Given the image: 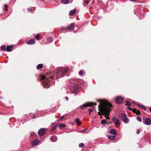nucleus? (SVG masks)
I'll return each instance as SVG.
<instances>
[{
    "label": "nucleus",
    "mask_w": 151,
    "mask_h": 151,
    "mask_svg": "<svg viewBox=\"0 0 151 151\" xmlns=\"http://www.w3.org/2000/svg\"><path fill=\"white\" fill-rule=\"evenodd\" d=\"M68 71L67 67L58 68L56 69L55 72V76L57 78L63 77L64 75V73H67Z\"/></svg>",
    "instance_id": "nucleus-2"
},
{
    "label": "nucleus",
    "mask_w": 151,
    "mask_h": 151,
    "mask_svg": "<svg viewBox=\"0 0 151 151\" xmlns=\"http://www.w3.org/2000/svg\"><path fill=\"white\" fill-rule=\"evenodd\" d=\"M1 50H6L5 46L4 45L2 46L1 47Z\"/></svg>",
    "instance_id": "nucleus-27"
},
{
    "label": "nucleus",
    "mask_w": 151,
    "mask_h": 151,
    "mask_svg": "<svg viewBox=\"0 0 151 151\" xmlns=\"http://www.w3.org/2000/svg\"><path fill=\"white\" fill-rule=\"evenodd\" d=\"M62 2L64 4H67L68 3V0H61Z\"/></svg>",
    "instance_id": "nucleus-21"
},
{
    "label": "nucleus",
    "mask_w": 151,
    "mask_h": 151,
    "mask_svg": "<svg viewBox=\"0 0 151 151\" xmlns=\"http://www.w3.org/2000/svg\"><path fill=\"white\" fill-rule=\"evenodd\" d=\"M121 118V120L123 121L124 123H127L129 122V119L127 118L126 115L124 113H122Z\"/></svg>",
    "instance_id": "nucleus-6"
},
{
    "label": "nucleus",
    "mask_w": 151,
    "mask_h": 151,
    "mask_svg": "<svg viewBox=\"0 0 151 151\" xmlns=\"http://www.w3.org/2000/svg\"><path fill=\"white\" fill-rule=\"evenodd\" d=\"M64 117V116H63L62 117H60V120L62 119Z\"/></svg>",
    "instance_id": "nucleus-43"
},
{
    "label": "nucleus",
    "mask_w": 151,
    "mask_h": 151,
    "mask_svg": "<svg viewBox=\"0 0 151 151\" xmlns=\"http://www.w3.org/2000/svg\"><path fill=\"white\" fill-rule=\"evenodd\" d=\"M106 120L105 119L102 120L101 121V123L102 124H105V123H106Z\"/></svg>",
    "instance_id": "nucleus-25"
},
{
    "label": "nucleus",
    "mask_w": 151,
    "mask_h": 151,
    "mask_svg": "<svg viewBox=\"0 0 151 151\" xmlns=\"http://www.w3.org/2000/svg\"><path fill=\"white\" fill-rule=\"evenodd\" d=\"M124 99V98L121 96H118L116 98V103L120 104L122 103Z\"/></svg>",
    "instance_id": "nucleus-7"
},
{
    "label": "nucleus",
    "mask_w": 151,
    "mask_h": 151,
    "mask_svg": "<svg viewBox=\"0 0 151 151\" xmlns=\"http://www.w3.org/2000/svg\"><path fill=\"white\" fill-rule=\"evenodd\" d=\"M127 109L129 110H130L131 111H132V108H131L130 107H127Z\"/></svg>",
    "instance_id": "nucleus-40"
},
{
    "label": "nucleus",
    "mask_w": 151,
    "mask_h": 151,
    "mask_svg": "<svg viewBox=\"0 0 151 151\" xmlns=\"http://www.w3.org/2000/svg\"><path fill=\"white\" fill-rule=\"evenodd\" d=\"M71 86L72 87L71 88V89H73L74 90V92L73 93H76L77 90V86L76 84L77 82L73 80L71 82Z\"/></svg>",
    "instance_id": "nucleus-5"
},
{
    "label": "nucleus",
    "mask_w": 151,
    "mask_h": 151,
    "mask_svg": "<svg viewBox=\"0 0 151 151\" xmlns=\"http://www.w3.org/2000/svg\"><path fill=\"white\" fill-rule=\"evenodd\" d=\"M109 133L110 134H113L114 135H116V131L114 129H112L111 130L109 131Z\"/></svg>",
    "instance_id": "nucleus-15"
},
{
    "label": "nucleus",
    "mask_w": 151,
    "mask_h": 151,
    "mask_svg": "<svg viewBox=\"0 0 151 151\" xmlns=\"http://www.w3.org/2000/svg\"><path fill=\"white\" fill-rule=\"evenodd\" d=\"M130 0L131 1H135V0Z\"/></svg>",
    "instance_id": "nucleus-49"
},
{
    "label": "nucleus",
    "mask_w": 151,
    "mask_h": 151,
    "mask_svg": "<svg viewBox=\"0 0 151 151\" xmlns=\"http://www.w3.org/2000/svg\"><path fill=\"white\" fill-rule=\"evenodd\" d=\"M42 1H44V0H42Z\"/></svg>",
    "instance_id": "nucleus-50"
},
{
    "label": "nucleus",
    "mask_w": 151,
    "mask_h": 151,
    "mask_svg": "<svg viewBox=\"0 0 151 151\" xmlns=\"http://www.w3.org/2000/svg\"><path fill=\"white\" fill-rule=\"evenodd\" d=\"M143 123L147 125H149L151 124V119L149 118L145 119L143 122Z\"/></svg>",
    "instance_id": "nucleus-9"
},
{
    "label": "nucleus",
    "mask_w": 151,
    "mask_h": 151,
    "mask_svg": "<svg viewBox=\"0 0 151 151\" xmlns=\"http://www.w3.org/2000/svg\"><path fill=\"white\" fill-rule=\"evenodd\" d=\"M126 103L127 104V105L128 106H130L131 105V104L130 102L128 101H126Z\"/></svg>",
    "instance_id": "nucleus-35"
},
{
    "label": "nucleus",
    "mask_w": 151,
    "mask_h": 151,
    "mask_svg": "<svg viewBox=\"0 0 151 151\" xmlns=\"http://www.w3.org/2000/svg\"><path fill=\"white\" fill-rule=\"evenodd\" d=\"M13 46L12 45L8 46L6 47V50L8 52H11L12 50Z\"/></svg>",
    "instance_id": "nucleus-13"
},
{
    "label": "nucleus",
    "mask_w": 151,
    "mask_h": 151,
    "mask_svg": "<svg viewBox=\"0 0 151 151\" xmlns=\"http://www.w3.org/2000/svg\"><path fill=\"white\" fill-rule=\"evenodd\" d=\"M87 130V129H83L82 131V132H85Z\"/></svg>",
    "instance_id": "nucleus-41"
},
{
    "label": "nucleus",
    "mask_w": 151,
    "mask_h": 151,
    "mask_svg": "<svg viewBox=\"0 0 151 151\" xmlns=\"http://www.w3.org/2000/svg\"><path fill=\"white\" fill-rule=\"evenodd\" d=\"M27 10H28L29 12H31L32 11V9H30V8H28L27 9Z\"/></svg>",
    "instance_id": "nucleus-42"
},
{
    "label": "nucleus",
    "mask_w": 151,
    "mask_h": 151,
    "mask_svg": "<svg viewBox=\"0 0 151 151\" xmlns=\"http://www.w3.org/2000/svg\"><path fill=\"white\" fill-rule=\"evenodd\" d=\"M116 137L115 135H109L108 136V138L112 140H114L116 139Z\"/></svg>",
    "instance_id": "nucleus-17"
},
{
    "label": "nucleus",
    "mask_w": 151,
    "mask_h": 151,
    "mask_svg": "<svg viewBox=\"0 0 151 151\" xmlns=\"http://www.w3.org/2000/svg\"><path fill=\"white\" fill-rule=\"evenodd\" d=\"M83 74V71L82 70H80L79 72V74L80 75L82 76Z\"/></svg>",
    "instance_id": "nucleus-33"
},
{
    "label": "nucleus",
    "mask_w": 151,
    "mask_h": 151,
    "mask_svg": "<svg viewBox=\"0 0 151 151\" xmlns=\"http://www.w3.org/2000/svg\"><path fill=\"white\" fill-rule=\"evenodd\" d=\"M58 125H55V126L52 127V130L53 131V130H54L58 127Z\"/></svg>",
    "instance_id": "nucleus-32"
},
{
    "label": "nucleus",
    "mask_w": 151,
    "mask_h": 151,
    "mask_svg": "<svg viewBox=\"0 0 151 151\" xmlns=\"http://www.w3.org/2000/svg\"><path fill=\"white\" fill-rule=\"evenodd\" d=\"M137 121H138L139 122H141L142 121L141 119V118L139 116H137Z\"/></svg>",
    "instance_id": "nucleus-31"
},
{
    "label": "nucleus",
    "mask_w": 151,
    "mask_h": 151,
    "mask_svg": "<svg viewBox=\"0 0 151 151\" xmlns=\"http://www.w3.org/2000/svg\"><path fill=\"white\" fill-rule=\"evenodd\" d=\"M120 121L119 119H116V121L115 122V125H118L120 124Z\"/></svg>",
    "instance_id": "nucleus-22"
},
{
    "label": "nucleus",
    "mask_w": 151,
    "mask_h": 151,
    "mask_svg": "<svg viewBox=\"0 0 151 151\" xmlns=\"http://www.w3.org/2000/svg\"><path fill=\"white\" fill-rule=\"evenodd\" d=\"M60 29H61V30H62L65 29V28H64L63 27H62L60 28Z\"/></svg>",
    "instance_id": "nucleus-45"
},
{
    "label": "nucleus",
    "mask_w": 151,
    "mask_h": 151,
    "mask_svg": "<svg viewBox=\"0 0 151 151\" xmlns=\"http://www.w3.org/2000/svg\"><path fill=\"white\" fill-rule=\"evenodd\" d=\"M76 10L75 9L71 10L69 12V14L71 16L73 15L75 13Z\"/></svg>",
    "instance_id": "nucleus-18"
},
{
    "label": "nucleus",
    "mask_w": 151,
    "mask_h": 151,
    "mask_svg": "<svg viewBox=\"0 0 151 151\" xmlns=\"http://www.w3.org/2000/svg\"><path fill=\"white\" fill-rule=\"evenodd\" d=\"M47 40L48 42H50L53 41V39L52 37H49L47 38Z\"/></svg>",
    "instance_id": "nucleus-23"
},
{
    "label": "nucleus",
    "mask_w": 151,
    "mask_h": 151,
    "mask_svg": "<svg viewBox=\"0 0 151 151\" xmlns=\"http://www.w3.org/2000/svg\"><path fill=\"white\" fill-rule=\"evenodd\" d=\"M4 6V7H5V8H4L5 10L6 11H7L8 10V9H7V7H8L7 5H5Z\"/></svg>",
    "instance_id": "nucleus-34"
},
{
    "label": "nucleus",
    "mask_w": 151,
    "mask_h": 151,
    "mask_svg": "<svg viewBox=\"0 0 151 151\" xmlns=\"http://www.w3.org/2000/svg\"><path fill=\"white\" fill-rule=\"evenodd\" d=\"M65 99L67 100H68V98L67 97H65Z\"/></svg>",
    "instance_id": "nucleus-46"
},
{
    "label": "nucleus",
    "mask_w": 151,
    "mask_h": 151,
    "mask_svg": "<svg viewBox=\"0 0 151 151\" xmlns=\"http://www.w3.org/2000/svg\"><path fill=\"white\" fill-rule=\"evenodd\" d=\"M39 141L38 139H35L31 142L32 145L33 146L37 145L39 143Z\"/></svg>",
    "instance_id": "nucleus-11"
},
{
    "label": "nucleus",
    "mask_w": 151,
    "mask_h": 151,
    "mask_svg": "<svg viewBox=\"0 0 151 151\" xmlns=\"http://www.w3.org/2000/svg\"><path fill=\"white\" fill-rule=\"evenodd\" d=\"M75 122L77 123V125H79L81 124V122L78 118H76L75 120Z\"/></svg>",
    "instance_id": "nucleus-19"
},
{
    "label": "nucleus",
    "mask_w": 151,
    "mask_h": 151,
    "mask_svg": "<svg viewBox=\"0 0 151 151\" xmlns=\"http://www.w3.org/2000/svg\"><path fill=\"white\" fill-rule=\"evenodd\" d=\"M35 134V133L34 132H32L31 133V134L30 135V136H33Z\"/></svg>",
    "instance_id": "nucleus-39"
},
{
    "label": "nucleus",
    "mask_w": 151,
    "mask_h": 151,
    "mask_svg": "<svg viewBox=\"0 0 151 151\" xmlns=\"http://www.w3.org/2000/svg\"><path fill=\"white\" fill-rule=\"evenodd\" d=\"M35 118V115H34L33 117H32V119H34Z\"/></svg>",
    "instance_id": "nucleus-44"
},
{
    "label": "nucleus",
    "mask_w": 151,
    "mask_h": 151,
    "mask_svg": "<svg viewBox=\"0 0 151 151\" xmlns=\"http://www.w3.org/2000/svg\"><path fill=\"white\" fill-rule=\"evenodd\" d=\"M91 112H89V113L88 114L89 115H91Z\"/></svg>",
    "instance_id": "nucleus-48"
},
{
    "label": "nucleus",
    "mask_w": 151,
    "mask_h": 151,
    "mask_svg": "<svg viewBox=\"0 0 151 151\" xmlns=\"http://www.w3.org/2000/svg\"><path fill=\"white\" fill-rule=\"evenodd\" d=\"M88 110L89 111V112H91L93 111V109H88Z\"/></svg>",
    "instance_id": "nucleus-37"
},
{
    "label": "nucleus",
    "mask_w": 151,
    "mask_h": 151,
    "mask_svg": "<svg viewBox=\"0 0 151 151\" xmlns=\"http://www.w3.org/2000/svg\"><path fill=\"white\" fill-rule=\"evenodd\" d=\"M50 140L52 142H55L57 140V138L56 136H52L51 137Z\"/></svg>",
    "instance_id": "nucleus-14"
},
{
    "label": "nucleus",
    "mask_w": 151,
    "mask_h": 151,
    "mask_svg": "<svg viewBox=\"0 0 151 151\" xmlns=\"http://www.w3.org/2000/svg\"><path fill=\"white\" fill-rule=\"evenodd\" d=\"M45 132V130L44 128H42L40 129L38 131V134L40 136H42L43 135Z\"/></svg>",
    "instance_id": "nucleus-8"
},
{
    "label": "nucleus",
    "mask_w": 151,
    "mask_h": 151,
    "mask_svg": "<svg viewBox=\"0 0 151 151\" xmlns=\"http://www.w3.org/2000/svg\"><path fill=\"white\" fill-rule=\"evenodd\" d=\"M93 107V108H94V106H92Z\"/></svg>",
    "instance_id": "nucleus-51"
},
{
    "label": "nucleus",
    "mask_w": 151,
    "mask_h": 151,
    "mask_svg": "<svg viewBox=\"0 0 151 151\" xmlns=\"http://www.w3.org/2000/svg\"><path fill=\"white\" fill-rule=\"evenodd\" d=\"M79 147H83L84 146V144L82 143H81L79 144Z\"/></svg>",
    "instance_id": "nucleus-26"
},
{
    "label": "nucleus",
    "mask_w": 151,
    "mask_h": 151,
    "mask_svg": "<svg viewBox=\"0 0 151 151\" xmlns=\"http://www.w3.org/2000/svg\"><path fill=\"white\" fill-rule=\"evenodd\" d=\"M65 124H61L59 125V127L60 128H64L65 126Z\"/></svg>",
    "instance_id": "nucleus-24"
},
{
    "label": "nucleus",
    "mask_w": 151,
    "mask_h": 151,
    "mask_svg": "<svg viewBox=\"0 0 151 151\" xmlns=\"http://www.w3.org/2000/svg\"><path fill=\"white\" fill-rule=\"evenodd\" d=\"M35 40L34 39H32L29 40L27 42V43L28 44L32 45L35 44Z\"/></svg>",
    "instance_id": "nucleus-12"
},
{
    "label": "nucleus",
    "mask_w": 151,
    "mask_h": 151,
    "mask_svg": "<svg viewBox=\"0 0 151 151\" xmlns=\"http://www.w3.org/2000/svg\"><path fill=\"white\" fill-rule=\"evenodd\" d=\"M96 105V103L88 102L81 106L80 107L81 110H83L87 106H93V105Z\"/></svg>",
    "instance_id": "nucleus-4"
},
{
    "label": "nucleus",
    "mask_w": 151,
    "mask_h": 151,
    "mask_svg": "<svg viewBox=\"0 0 151 151\" xmlns=\"http://www.w3.org/2000/svg\"><path fill=\"white\" fill-rule=\"evenodd\" d=\"M140 132V130L139 129H138L137 131V134H139Z\"/></svg>",
    "instance_id": "nucleus-38"
},
{
    "label": "nucleus",
    "mask_w": 151,
    "mask_h": 151,
    "mask_svg": "<svg viewBox=\"0 0 151 151\" xmlns=\"http://www.w3.org/2000/svg\"><path fill=\"white\" fill-rule=\"evenodd\" d=\"M39 34H37L35 36V38L37 40H39Z\"/></svg>",
    "instance_id": "nucleus-30"
},
{
    "label": "nucleus",
    "mask_w": 151,
    "mask_h": 151,
    "mask_svg": "<svg viewBox=\"0 0 151 151\" xmlns=\"http://www.w3.org/2000/svg\"><path fill=\"white\" fill-rule=\"evenodd\" d=\"M150 111L151 112V107L150 109Z\"/></svg>",
    "instance_id": "nucleus-47"
},
{
    "label": "nucleus",
    "mask_w": 151,
    "mask_h": 151,
    "mask_svg": "<svg viewBox=\"0 0 151 151\" xmlns=\"http://www.w3.org/2000/svg\"><path fill=\"white\" fill-rule=\"evenodd\" d=\"M43 65L42 64H38L37 66V70L42 68L43 67Z\"/></svg>",
    "instance_id": "nucleus-20"
},
{
    "label": "nucleus",
    "mask_w": 151,
    "mask_h": 151,
    "mask_svg": "<svg viewBox=\"0 0 151 151\" xmlns=\"http://www.w3.org/2000/svg\"><path fill=\"white\" fill-rule=\"evenodd\" d=\"M132 103L134 104H135V105H137V106H138L139 107H140V106H141V105L139 104H137V103H136L135 101H133L132 102Z\"/></svg>",
    "instance_id": "nucleus-28"
},
{
    "label": "nucleus",
    "mask_w": 151,
    "mask_h": 151,
    "mask_svg": "<svg viewBox=\"0 0 151 151\" xmlns=\"http://www.w3.org/2000/svg\"><path fill=\"white\" fill-rule=\"evenodd\" d=\"M116 119H116L115 117H113V118L112 120H113V122H115L116 121Z\"/></svg>",
    "instance_id": "nucleus-36"
},
{
    "label": "nucleus",
    "mask_w": 151,
    "mask_h": 151,
    "mask_svg": "<svg viewBox=\"0 0 151 151\" xmlns=\"http://www.w3.org/2000/svg\"><path fill=\"white\" fill-rule=\"evenodd\" d=\"M140 107H141V108L144 110H146V107L143 105H141V106Z\"/></svg>",
    "instance_id": "nucleus-29"
},
{
    "label": "nucleus",
    "mask_w": 151,
    "mask_h": 151,
    "mask_svg": "<svg viewBox=\"0 0 151 151\" xmlns=\"http://www.w3.org/2000/svg\"><path fill=\"white\" fill-rule=\"evenodd\" d=\"M133 111L134 113H135L137 115H139L140 114V111L137 110L135 109H133Z\"/></svg>",
    "instance_id": "nucleus-16"
},
{
    "label": "nucleus",
    "mask_w": 151,
    "mask_h": 151,
    "mask_svg": "<svg viewBox=\"0 0 151 151\" xmlns=\"http://www.w3.org/2000/svg\"><path fill=\"white\" fill-rule=\"evenodd\" d=\"M74 23H71L69 26H68L66 29L68 30H73L74 27Z\"/></svg>",
    "instance_id": "nucleus-10"
},
{
    "label": "nucleus",
    "mask_w": 151,
    "mask_h": 151,
    "mask_svg": "<svg viewBox=\"0 0 151 151\" xmlns=\"http://www.w3.org/2000/svg\"><path fill=\"white\" fill-rule=\"evenodd\" d=\"M112 106L108 102H101L100 104L99 105V112H98V114L100 115L102 114H106V117L109 119L108 115L111 110L110 108Z\"/></svg>",
    "instance_id": "nucleus-1"
},
{
    "label": "nucleus",
    "mask_w": 151,
    "mask_h": 151,
    "mask_svg": "<svg viewBox=\"0 0 151 151\" xmlns=\"http://www.w3.org/2000/svg\"><path fill=\"white\" fill-rule=\"evenodd\" d=\"M55 75L53 76L51 74L49 75H47L46 76H43L42 77V80H45L43 82V85L44 87L46 88H49L50 84V80H49V78L51 79H52L55 77Z\"/></svg>",
    "instance_id": "nucleus-3"
}]
</instances>
